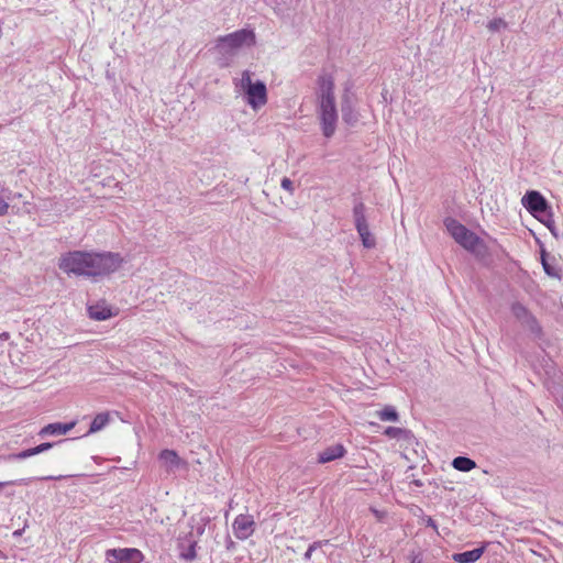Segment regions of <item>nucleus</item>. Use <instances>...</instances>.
<instances>
[{
  "instance_id": "1",
  "label": "nucleus",
  "mask_w": 563,
  "mask_h": 563,
  "mask_svg": "<svg viewBox=\"0 0 563 563\" xmlns=\"http://www.w3.org/2000/svg\"><path fill=\"white\" fill-rule=\"evenodd\" d=\"M122 263L118 253L70 251L60 255L58 268L67 276L97 280L117 272Z\"/></svg>"
},
{
  "instance_id": "2",
  "label": "nucleus",
  "mask_w": 563,
  "mask_h": 563,
  "mask_svg": "<svg viewBox=\"0 0 563 563\" xmlns=\"http://www.w3.org/2000/svg\"><path fill=\"white\" fill-rule=\"evenodd\" d=\"M317 114L322 135H334L339 122V111L334 95V81L329 75L321 76L317 89Z\"/></svg>"
},
{
  "instance_id": "3",
  "label": "nucleus",
  "mask_w": 563,
  "mask_h": 563,
  "mask_svg": "<svg viewBox=\"0 0 563 563\" xmlns=\"http://www.w3.org/2000/svg\"><path fill=\"white\" fill-rule=\"evenodd\" d=\"M234 89L243 97L244 102L253 110L258 111L268 101V91L264 81L254 79L251 70H243L240 77L233 78Z\"/></svg>"
},
{
  "instance_id": "4",
  "label": "nucleus",
  "mask_w": 563,
  "mask_h": 563,
  "mask_svg": "<svg viewBox=\"0 0 563 563\" xmlns=\"http://www.w3.org/2000/svg\"><path fill=\"white\" fill-rule=\"evenodd\" d=\"M444 225L454 241L476 256H484L486 246L482 239L454 219L448 218Z\"/></svg>"
},
{
  "instance_id": "5",
  "label": "nucleus",
  "mask_w": 563,
  "mask_h": 563,
  "mask_svg": "<svg viewBox=\"0 0 563 563\" xmlns=\"http://www.w3.org/2000/svg\"><path fill=\"white\" fill-rule=\"evenodd\" d=\"M255 44V34L242 29L217 40L216 48L223 56H234L241 48Z\"/></svg>"
},
{
  "instance_id": "6",
  "label": "nucleus",
  "mask_w": 563,
  "mask_h": 563,
  "mask_svg": "<svg viewBox=\"0 0 563 563\" xmlns=\"http://www.w3.org/2000/svg\"><path fill=\"white\" fill-rule=\"evenodd\" d=\"M365 210L366 208L363 202H356L353 207V219L363 246L366 249H373L376 245V240L369 231Z\"/></svg>"
},
{
  "instance_id": "7",
  "label": "nucleus",
  "mask_w": 563,
  "mask_h": 563,
  "mask_svg": "<svg viewBox=\"0 0 563 563\" xmlns=\"http://www.w3.org/2000/svg\"><path fill=\"white\" fill-rule=\"evenodd\" d=\"M521 203L536 219L550 209L545 198L536 190L527 191L521 198Z\"/></svg>"
},
{
  "instance_id": "8",
  "label": "nucleus",
  "mask_w": 563,
  "mask_h": 563,
  "mask_svg": "<svg viewBox=\"0 0 563 563\" xmlns=\"http://www.w3.org/2000/svg\"><path fill=\"white\" fill-rule=\"evenodd\" d=\"M106 559L109 563H141L143 555L137 549H110Z\"/></svg>"
},
{
  "instance_id": "9",
  "label": "nucleus",
  "mask_w": 563,
  "mask_h": 563,
  "mask_svg": "<svg viewBox=\"0 0 563 563\" xmlns=\"http://www.w3.org/2000/svg\"><path fill=\"white\" fill-rule=\"evenodd\" d=\"M341 112L343 121L349 125H354L358 121V113L355 110L354 96L349 88L344 89L341 97Z\"/></svg>"
},
{
  "instance_id": "10",
  "label": "nucleus",
  "mask_w": 563,
  "mask_h": 563,
  "mask_svg": "<svg viewBox=\"0 0 563 563\" xmlns=\"http://www.w3.org/2000/svg\"><path fill=\"white\" fill-rule=\"evenodd\" d=\"M511 312L515 318L521 322L522 325L527 327L531 332L539 333L540 327L536 318L529 312V310L520 302H515L511 306Z\"/></svg>"
},
{
  "instance_id": "11",
  "label": "nucleus",
  "mask_w": 563,
  "mask_h": 563,
  "mask_svg": "<svg viewBox=\"0 0 563 563\" xmlns=\"http://www.w3.org/2000/svg\"><path fill=\"white\" fill-rule=\"evenodd\" d=\"M254 520L250 515H239L233 522L234 536L240 540H245L254 532Z\"/></svg>"
},
{
  "instance_id": "12",
  "label": "nucleus",
  "mask_w": 563,
  "mask_h": 563,
  "mask_svg": "<svg viewBox=\"0 0 563 563\" xmlns=\"http://www.w3.org/2000/svg\"><path fill=\"white\" fill-rule=\"evenodd\" d=\"M158 460L168 473H174L186 466V462L174 450H163L158 455Z\"/></svg>"
},
{
  "instance_id": "13",
  "label": "nucleus",
  "mask_w": 563,
  "mask_h": 563,
  "mask_svg": "<svg viewBox=\"0 0 563 563\" xmlns=\"http://www.w3.org/2000/svg\"><path fill=\"white\" fill-rule=\"evenodd\" d=\"M75 426H76L75 421H71L69 423H62V422L49 423V424L45 426L40 431V435L41 437L63 435V434H66L67 432H69L70 430H73Z\"/></svg>"
},
{
  "instance_id": "14",
  "label": "nucleus",
  "mask_w": 563,
  "mask_h": 563,
  "mask_svg": "<svg viewBox=\"0 0 563 563\" xmlns=\"http://www.w3.org/2000/svg\"><path fill=\"white\" fill-rule=\"evenodd\" d=\"M485 551V547L473 549L461 553H454L452 559L457 563H474L481 559Z\"/></svg>"
},
{
  "instance_id": "15",
  "label": "nucleus",
  "mask_w": 563,
  "mask_h": 563,
  "mask_svg": "<svg viewBox=\"0 0 563 563\" xmlns=\"http://www.w3.org/2000/svg\"><path fill=\"white\" fill-rule=\"evenodd\" d=\"M345 453V449L342 444H335L332 446L327 448L319 454V462L320 463H328L335 459L342 457Z\"/></svg>"
},
{
  "instance_id": "16",
  "label": "nucleus",
  "mask_w": 563,
  "mask_h": 563,
  "mask_svg": "<svg viewBox=\"0 0 563 563\" xmlns=\"http://www.w3.org/2000/svg\"><path fill=\"white\" fill-rule=\"evenodd\" d=\"M89 317L93 320L103 321L109 319L112 313L104 303H97L88 307Z\"/></svg>"
},
{
  "instance_id": "17",
  "label": "nucleus",
  "mask_w": 563,
  "mask_h": 563,
  "mask_svg": "<svg viewBox=\"0 0 563 563\" xmlns=\"http://www.w3.org/2000/svg\"><path fill=\"white\" fill-rule=\"evenodd\" d=\"M110 422L109 412H100L92 419L88 433H96L101 431Z\"/></svg>"
},
{
  "instance_id": "18",
  "label": "nucleus",
  "mask_w": 563,
  "mask_h": 563,
  "mask_svg": "<svg viewBox=\"0 0 563 563\" xmlns=\"http://www.w3.org/2000/svg\"><path fill=\"white\" fill-rule=\"evenodd\" d=\"M452 466L461 472H470L476 467V463L465 456H457L453 460Z\"/></svg>"
},
{
  "instance_id": "19",
  "label": "nucleus",
  "mask_w": 563,
  "mask_h": 563,
  "mask_svg": "<svg viewBox=\"0 0 563 563\" xmlns=\"http://www.w3.org/2000/svg\"><path fill=\"white\" fill-rule=\"evenodd\" d=\"M376 415L382 421H397L398 420V413L393 406H386L382 410L377 411Z\"/></svg>"
},
{
  "instance_id": "20",
  "label": "nucleus",
  "mask_w": 563,
  "mask_h": 563,
  "mask_svg": "<svg viewBox=\"0 0 563 563\" xmlns=\"http://www.w3.org/2000/svg\"><path fill=\"white\" fill-rule=\"evenodd\" d=\"M506 22L500 19V18H496V19H493L488 22L487 24V27L493 31V32H497L501 29H505L506 27Z\"/></svg>"
},
{
  "instance_id": "21",
  "label": "nucleus",
  "mask_w": 563,
  "mask_h": 563,
  "mask_svg": "<svg viewBox=\"0 0 563 563\" xmlns=\"http://www.w3.org/2000/svg\"><path fill=\"white\" fill-rule=\"evenodd\" d=\"M385 434L391 439H397V438H400L401 435L406 434V431L400 428L388 427L385 430Z\"/></svg>"
},
{
  "instance_id": "22",
  "label": "nucleus",
  "mask_w": 563,
  "mask_h": 563,
  "mask_svg": "<svg viewBox=\"0 0 563 563\" xmlns=\"http://www.w3.org/2000/svg\"><path fill=\"white\" fill-rule=\"evenodd\" d=\"M540 222H542L547 228H550L552 227V224H554V220H553V214H552V211H551V208L542 214V217H538L537 218Z\"/></svg>"
},
{
  "instance_id": "23",
  "label": "nucleus",
  "mask_w": 563,
  "mask_h": 563,
  "mask_svg": "<svg viewBox=\"0 0 563 563\" xmlns=\"http://www.w3.org/2000/svg\"><path fill=\"white\" fill-rule=\"evenodd\" d=\"M34 455H36V453L34 451V448H32V449H27V450L21 451V452L16 453V454H13L12 459L24 460V459H27V457H31V456H34Z\"/></svg>"
},
{
  "instance_id": "24",
  "label": "nucleus",
  "mask_w": 563,
  "mask_h": 563,
  "mask_svg": "<svg viewBox=\"0 0 563 563\" xmlns=\"http://www.w3.org/2000/svg\"><path fill=\"white\" fill-rule=\"evenodd\" d=\"M9 198L0 197V217H4L8 214L10 209Z\"/></svg>"
},
{
  "instance_id": "25",
  "label": "nucleus",
  "mask_w": 563,
  "mask_h": 563,
  "mask_svg": "<svg viewBox=\"0 0 563 563\" xmlns=\"http://www.w3.org/2000/svg\"><path fill=\"white\" fill-rule=\"evenodd\" d=\"M280 186H282L283 189L287 190L290 195H292L294 191H295L292 181L289 178H287V177H284L282 179Z\"/></svg>"
},
{
  "instance_id": "26",
  "label": "nucleus",
  "mask_w": 563,
  "mask_h": 563,
  "mask_svg": "<svg viewBox=\"0 0 563 563\" xmlns=\"http://www.w3.org/2000/svg\"><path fill=\"white\" fill-rule=\"evenodd\" d=\"M52 446H53L52 443H42V444L35 446L34 451L36 454H40V453H43V452L49 450Z\"/></svg>"
},
{
  "instance_id": "27",
  "label": "nucleus",
  "mask_w": 563,
  "mask_h": 563,
  "mask_svg": "<svg viewBox=\"0 0 563 563\" xmlns=\"http://www.w3.org/2000/svg\"><path fill=\"white\" fill-rule=\"evenodd\" d=\"M548 229L550 230V232L552 233V235H553L554 238H558V236H559V232H558V229H556V227H555V223H554V224H552V227H550V228H548Z\"/></svg>"
},
{
  "instance_id": "28",
  "label": "nucleus",
  "mask_w": 563,
  "mask_h": 563,
  "mask_svg": "<svg viewBox=\"0 0 563 563\" xmlns=\"http://www.w3.org/2000/svg\"><path fill=\"white\" fill-rule=\"evenodd\" d=\"M542 264H543V268H544V271L547 272V274L551 275V274H552V273H551V268H550V266L545 263V261H544V260L542 261Z\"/></svg>"
},
{
  "instance_id": "29",
  "label": "nucleus",
  "mask_w": 563,
  "mask_h": 563,
  "mask_svg": "<svg viewBox=\"0 0 563 563\" xmlns=\"http://www.w3.org/2000/svg\"><path fill=\"white\" fill-rule=\"evenodd\" d=\"M313 550H314V545H310L309 549L307 550L305 556L310 558Z\"/></svg>"
},
{
  "instance_id": "30",
  "label": "nucleus",
  "mask_w": 563,
  "mask_h": 563,
  "mask_svg": "<svg viewBox=\"0 0 563 563\" xmlns=\"http://www.w3.org/2000/svg\"><path fill=\"white\" fill-rule=\"evenodd\" d=\"M229 65H230V63H229L228 58L222 59V60L220 62V66H221V67H228Z\"/></svg>"
},
{
  "instance_id": "31",
  "label": "nucleus",
  "mask_w": 563,
  "mask_h": 563,
  "mask_svg": "<svg viewBox=\"0 0 563 563\" xmlns=\"http://www.w3.org/2000/svg\"><path fill=\"white\" fill-rule=\"evenodd\" d=\"M63 477H64V476H58V477H54V476H46V477H42L41 479H45V481H47V479H60V478H63Z\"/></svg>"
},
{
  "instance_id": "32",
  "label": "nucleus",
  "mask_w": 563,
  "mask_h": 563,
  "mask_svg": "<svg viewBox=\"0 0 563 563\" xmlns=\"http://www.w3.org/2000/svg\"><path fill=\"white\" fill-rule=\"evenodd\" d=\"M561 407H562V409H563V397H562V400H561Z\"/></svg>"
},
{
  "instance_id": "33",
  "label": "nucleus",
  "mask_w": 563,
  "mask_h": 563,
  "mask_svg": "<svg viewBox=\"0 0 563 563\" xmlns=\"http://www.w3.org/2000/svg\"><path fill=\"white\" fill-rule=\"evenodd\" d=\"M4 486V483H0V488Z\"/></svg>"
}]
</instances>
